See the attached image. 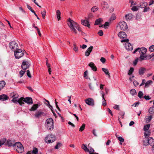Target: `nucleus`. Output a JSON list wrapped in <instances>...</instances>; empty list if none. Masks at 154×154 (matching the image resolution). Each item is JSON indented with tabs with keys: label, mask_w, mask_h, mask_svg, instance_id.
Segmentation results:
<instances>
[{
	"label": "nucleus",
	"mask_w": 154,
	"mask_h": 154,
	"mask_svg": "<svg viewBox=\"0 0 154 154\" xmlns=\"http://www.w3.org/2000/svg\"><path fill=\"white\" fill-rule=\"evenodd\" d=\"M61 144V143H58L57 144V145L55 146V148L57 149H58V148L60 146Z\"/></svg>",
	"instance_id": "58"
},
{
	"label": "nucleus",
	"mask_w": 154,
	"mask_h": 154,
	"mask_svg": "<svg viewBox=\"0 0 154 154\" xmlns=\"http://www.w3.org/2000/svg\"><path fill=\"white\" fill-rule=\"evenodd\" d=\"M152 118V116L151 115L148 116L147 118L146 119V121L149 122H150Z\"/></svg>",
	"instance_id": "54"
},
{
	"label": "nucleus",
	"mask_w": 154,
	"mask_h": 154,
	"mask_svg": "<svg viewBox=\"0 0 154 154\" xmlns=\"http://www.w3.org/2000/svg\"><path fill=\"white\" fill-rule=\"evenodd\" d=\"M148 112L151 114H154V106L150 107L148 110Z\"/></svg>",
	"instance_id": "32"
},
{
	"label": "nucleus",
	"mask_w": 154,
	"mask_h": 154,
	"mask_svg": "<svg viewBox=\"0 0 154 154\" xmlns=\"http://www.w3.org/2000/svg\"><path fill=\"white\" fill-rule=\"evenodd\" d=\"M25 72H26V71L25 70H23H23L20 71L19 72V74H20V77L21 78L22 77Z\"/></svg>",
	"instance_id": "48"
},
{
	"label": "nucleus",
	"mask_w": 154,
	"mask_h": 154,
	"mask_svg": "<svg viewBox=\"0 0 154 154\" xmlns=\"http://www.w3.org/2000/svg\"><path fill=\"white\" fill-rule=\"evenodd\" d=\"M147 141L148 142V144L152 146V144L154 143V139L152 137H149L148 138Z\"/></svg>",
	"instance_id": "23"
},
{
	"label": "nucleus",
	"mask_w": 154,
	"mask_h": 154,
	"mask_svg": "<svg viewBox=\"0 0 154 154\" xmlns=\"http://www.w3.org/2000/svg\"><path fill=\"white\" fill-rule=\"evenodd\" d=\"M67 24L72 32H74L75 34H77V32L76 29L79 32H81V29L79 25L76 22L70 19H69L67 21Z\"/></svg>",
	"instance_id": "1"
},
{
	"label": "nucleus",
	"mask_w": 154,
	"mask_h": 154,
	"mask_svg": "<svg viewBox=\"0 0 154 154\" xmlns=\"http://www.w3.org/2000/svg\"><path fill=\"white\" fill-rule=\"evenodd\" d=\"M56 139L55 136L52 134H49L47 135L45 139V141L47 143H52L54 142Z\"/></svg>",
	"instance_id": "4"
},
{
	"label": "nucleus",
	"mask_w": 154,
	"mask_h": 154,
	"mask_svg": "<svg viewBox=\"0 0 154 154\" xmlns=\"http://www.w3.org/2000/svg\"><path fill=\"white\" fill-rule=\"evenodd\" d=\"M143 144L145 146H147L148 145V142L147 140H143Z\"/></svg>",
	"instance_id": "60"
},
{
	"label": "nucleus",
	"mask_w": 154,
	"mask_h": 154,
	"mask_svg": "<svg viewBox=\"0 0 154 154\" xmlns=\"http://www.w3.org/2000/svg\"><path fill=\"white\" fill-rule=\"evenodd\" d=\"M81 148L86 152H88L89 151V149L88 148L86 145L85 144H82V146Z\"/></svg>",
	"instance_id": "34"
},
{
	"label": "nucleus",
	"mask_w": 154,
	"mask_h": 154,
	"mask_svg": "<svg viewBox=\"0 0 154 154\" xmlns=\"http://www.w3.org/2000/svg\"><path fill=\"white\" fill-rule=\"evenodd\" d=\"M138 8L137 7H136L135 6H133L132 8H131V10L133 11H136L138 10Z\"/></svg>",
	"instance_id": "52"
},
{
	"label": "nucleus",
	"mask_w": 154,
	"mask_h": 154,
	"mask_svg": "<svg viewBox=\"0 0 154 154\" xmlns=\"http://www.w3.org/2000/svg\"><path fill=\"white\" fill-rule=\"evenodd\" d=\"M61 12L59 10H58L56 11L57 17L58 20H60L61 17L60 16Z\"/></svg>",
	"instance_id": "31"
},
{
	"label": "nucleus",
	"mask_w": 154,
	"mask_h": 154,
	"mask_svg": "<svg viewBox=\"0 0 154 154\" xmlns=\"http://www.w3.org/2000/svg\"><path fill=\"white\" fill-rule=\"evenodd\" d=\"M41 14L42 15V17L43 18V19H44L45 18V17L46 14V12L45 10L44 9L43 11H41Z\"/></svg>",
	"instance_id": "42"
},
{
	"label": "nucleus",
	"mask_w": 154,
	"mask_h": 154,
	"mask_svg": "<svg viewBox=\"0 0 154 154\" xmlns=\"http://www.w3.org/2000/svg\"><path fill=\"white\" fill-rule=\"evenodd\" d=\"M38 150L36 148H34L32 151V153L34 154H37L38 153Z\"/></svg>",
	"instance_id": "43"
},
{
	"label": "nucleus",
	"mask_w": 154,
	"mask_h": 154,
	"mask_svg": "<svg viewBox=\"0 0 154 154\" xmlns=\"http://www.w3.org/2000/svg\"><path fill=\"white\" fill-rule=\"evenodd\" d=\"M130 93L133 96L137 94L136 90L135 89H132L130 91Z\"/></svg>",
	"instance_id": "38"
},
{
	"label": "nucleus",
	"mask_w": 154,
	"mask_h": 154,
	"mask_svg": "<svg viewBox=\"0 0 154 154\" xmlns=\"http://www.w3.org/2000/svg\"><path fill=\"white\" fill-rule=\"evenodd\" d=\"M116 19V17L115 14H112L110 18H109V21L110 23L112 21L115 20Z\"/></svg>",
	"instance_id": "36"
},
{
	"label": "nucleus",
	"mask_w": 154,
	"mask_h": 154,
	"mask_svg": "<svg viewBox=\"0 0 154 154\" xmlns=\"http://www.w3.org/2000/svg\"><path fill=\"white\" fill-rule=\"evenodd\" d=\"M14 144V142L12 141L8 140L5 144V145L8 146L9 147L13 146V147Z\"/></svg>",
	"instance_id": "18"
},
{
	"label": "nucleus",
	"mask_w": 154,
	"mask_h": 154,
	"mask_svg": "<svg viewBox=\"0 0 154 154\" xmlns=\"http://www.w3.org/2000/svg\"><path fill=\"white\" fill-rule=\"evenodd\" d=\"M46 126L48 129L51 131L54 128V123L46 124Z\"/></svg>",
	"instance_id": "20"
},
{
	"label": "nucleus",
	"mask_w": 154,
	"mask_h": 154,
	"mask_svg": "<svg viewBox=\"0 0 154 154\" xmlns=\"http://www.w3.org/2000/svg\"><path fill=\"white\" fill-rule=\"evenodd\" d=\"M129 41V39H126L122 40L121 42L123 43L124 42H128ZM125 47L127 50L129 51H131L133 49L132 45L129 43H127L125 44Z\"/></svg>",
	"instance_id": "6"
},
{
	"label": "nucleus",
	"mask_w": 154,
	"mask_h": 154,
	"mask_svg": "<svg viewBox=\"0 0 154 154\" xmlns=\"http://www.w3.org/2000/svg\"><path fill=\"white\" fill-rule=\"evenodd\" d=\"M6 141V139H3L2 140L0 141V146L4 144Z\"/></svg>",
	"instance_id": "50"
},
{
	"label": "nucleus",
	"mask_w": 154,
	"mask_h": 154,
	"mask_svg": "<svg viewBox=\"0 0 154 154\" xmlns=\"http://www.w3.org/2000/svg\"><path fill=\"white\" fill-rule=\"evenodd\" d=\"M98 34L100 36H102L103 35V32L102 30H100L98 32Z\"/></svg>",
	"instance_id": "64"
},
{
	"label": "nucleus",
	"mask_w": 154,
	"mask_h": 154,
	"mask_svg": "<svg viewBox=\"0 0 154 154\" xmlns=\"http://www.w3.org/2000/svg\"><path fill=\"white\" fill-rule=\"evenodd\" d=\"M94 149L93 148H91L90 150H89V151L88 152H89L90 154H92V153L94 152Z\"/></svg>",
	"instance_id": "59"
},
{
	"label": "nucleus",
	"mask_w": 154,
	"mask_h": 154,
	"mask_svg": "<svg viewBox=\"0 0 154 154\" xmlns=\"http://www.w3.org/2000/svg\"><path fill=\"white\" fill-rule=\"evenodd\" d=\"M149 51L151 52L154 51V45L151 46L149 48Z\"/></svg>",
	"instance_id": "51"
},
{
	"label": "nucleus",
	"mask_w": 154,
	"mask_h": 154,
	"mask_svg": "<svg viewBox=\"0 0 154 154\" xmlns=\"http://www.w3.org/2000/svg\"><path fill=\"white\" fill-rule=\"evenodd\" d=\"M147 51V49L145 48H140L139 51V53L140 54H145Z\"/></svg>",
	"instance_id": "21"
},
{
	"label": "nucleus",
	"mask_w": 154,
	"mask_h": 154,
	"mask_svg": "<svg viewBox=\"0 0 154 154\" xmlns=\"http://www.w3.org/2000/svg\"><path fill=\"white\" fill-rule=\"evenodd\" d=\"M146 70V69L143 67H141L139 69V73L140 75H142L143 74Z\"/></svg>",
	"instance_id": "26"
},
{
	"label": "nucleus",
	"mask_w": 154,
	"mask_h": 154,
	"mask_svg": "<svg viewBox=\"0 0 154 154\" xmlns=\"http://www.w3.org/2000/svg\"><path fill=\"white\" fill-rule=\"evenodd\" d=\"M81 24L85 26H87L88 28L90 27V25L88 20H81Z\"/></svg>",
	"instance_id": "15"
},
{
	"label": "nucleus",
	"mask_w": 154,
	"mask_h": 154,
	"mask_svg": "<svg viewBox=\"0 0 154 154\" xmlns=\"http://www.w3.org/2000/svg\"><path fill=\"white\" fill-rule=\"evenodd\" d=\"M140 6L138 7V8L140 7L141 8H144L146 7L147 5V3L146 2H143L140 3Z\"/></svg>",
	"instance_id": "24"
},
{
	"label": "nucleus",
	"mask_w": 154,
	"mask_h": 154,
	"mask_svg": "<svg viewBox=\"0 0 154 154\" xmlns=\"http://www.w3.org/2000/svg\"><path fill=\"white\" fill-rule=\"evenodd\" d=\"M27 8L33 13H34L35 12L32 9L31 7L29 6L28 4H27Z\"/></svg>",
	"instance_id": "46"
},
{
	"label": "nucleus",
	"mask_w": 154,
	"mask_h": 154,
	"mask_svg": "<svg viewBox=\"0 0 154 154\" xmlns=\"http://www.w3.org/2000/svg\"><path fill=\"white\" fill-rule=\"evenodd\" d=\"M9 47L10 48L13 50H16L18 48L17 44L14 41H12L9 43Z\"/></svg>",
	"instance_id": "10"
},
{
	"label": "nucleus",
	"mask_w": 154,
	"mask_h": 154,
	"mask_svg": "<svg viewBox=\"0 0 154 154\" xmlns=\"http://www.w3.org/2000/svg\"><path fill=\"white\" fill-rule=\"evenodd\" d=\"M152 83V81L151 80H149L147 81L145 83V87L146 88L149 87Z\"/></svg>",
	"instance_id": "33"
},
{
	"label": "nucleus",
	"mask_w": 154,
	"mask_h": 154,
	"mask_svg": "<svg viewBox=\"0 0 154 154\" xmlns=\"http://www.w3.org/2000/svg\"><path fill=\"white\" fill-rule=\"evenodd\" d=\"M85 124H82V126L79 128V131H83L85 129Z\"/></svg>",
	"instance_id": "41"
},
{
	"label": "nucleus",
	"mask_w": 154,
	"mask_h": 154,
	"mask_svg": "<svg viewBox=\"0 0 154 154\" xmlns=\"http://www.w3.org/2000/svg\"><path fill=\"white\" fill-rule=\"evenodd\" d=\"M109 23L110 22H105L103 25H102L101 27H103V26H104V28L105 29H106V27L109 26Z\"/></svg>",
	"instance_id": "49"
},
{
	"label": "nucleus",
	"mask_w": 154,
	"mask_h": 154,
	"mask_svg": "<svg viewBox=\"0 0 154 154\" xmlns=\"http://www.w3.org/2000/svg\"><path fill=\"white\" fill-rule=\"evenodd\" d=\"M119 25L120 28L121 30H125L128 29V26L126 23L124 21L120 22Z\"/></svg>",
	"instance_id": "9"
},
{
	"label": "nucleus",
	"mask_w": 154,
	"mask_h": 154,
	"mask_svg": "<svg viewBox=\"0 0 154 154\" xmlns=\"http://www.w3.org/2000/svg\"><path fill=\"white\" fill-rule=\"evenodd\" d=\"M13 148L14 149L19 153L22 152L24 150V147L22 144L19 142L15 143L14 145Z\"/></svg>",
	"instance_id": "3"
},
{
	"label": "nucleus",
	"mask_w": 154,
	"mask_h": 154,
	"mask_svg": "<svg viewBox=\"0 0 154 154\" xmlns=\"http://www.w3.org/2000/svg\"><path fill=\"white\" fill-rule=\"evenodd\" d=\"M10 96L11 97L13 98L11 100L14 103H17L18 102V100L17 99L19 97L18 94L15 92H13L10 93Z\"/></svg>",
	"instance_id": "7"
},
{
	"label": "nucleus",
	"mask_w": 154,
	"mask_h": 154,
	"mask_svg": "<svg viewBox=\"0 0 154 154\" xmlns=\"http://www.w3.org/2000/svg\"><path fill=\"white\" fill-rule=\"evenodd\" d=\"M16 51H14V55L16 58L19 59L22 57L24 54V51L21 49H17Z\"/></svg>",
	"instance_id": "5"
},
{
	"label": "nucleus",
	"mask_w": 154,
	"mask_h": 154,
	"mask_svg": "<svg viewBox=\"0 0 154 154\" xmlns=\"http://www.w3.org/2000/svg\"><path fill=\"white\" fill-rule=\"evenodd\" d=\"M93 48V47L92 46L89 47L85 52V55L86 57L88 56L92 51Z\"/></svg>",
	"instance_id": "14"
},
{
	"label": "nucleus",
	"mask_w": 154,
	"mask_h": 154,
	"mask_svg": "<svg viewBox=\"0 0 154 154\" xmlns=\"http://www.w3.org/2000/svg\"><path fill=\"white\" fill-rule=\"evenodd\" d=\"M143 92L141 91H139L138 94V96L140 98H141L143 97Z\"/></svg>",
	"instance_id": "45"
},
{
	"label": "nucleus",
	"mask_w": 154,
	"mask_h": 154,
	"mask_svg": "<svg viewBox=\"0 0 154 154\" xmlns=\"http://www.w3.org/2000/svg\"><path fill=\"white\" fill-rule=\"evenodd\" d=\"M40 105H38L37 104H35L33 105L31 107L30 110L31 111H35L38 108Z\"/></svg>",
	"instance_id": "16"
},
{
	"label": "nucleus",
	"mask_w": 154,
	"mask_h": 154,
	"mask_svg": "<svg viewBox=\"0 0 154 154\" xmlns=\"http://www.w3.org/2000/svg\"><path fill=\"white\" fill-rule=\"evenodd\" d=\"M23 101L29 104H32L33 103L32 98L29 97H26L25 98L23 97H21L18 100V102L21 105H22L24 104Z\"/></svg>",
	"instance_id": "2"
},
{
	"label": "nucleus",
	"mask_w": 154,
	"mask_h": 154,
	"mask_svg": "<svg viewBox=\"0 0 154 154\" xmlns=\"http://www.w3.org/2000/svg\"><path fill=\"white\" fill-rule=\"evenodd\" d=\"M119 114L122 116V119H123L124 116L125 115V112H124L120 111L119 113Z\"/></svg>",
	"instance_id": "55"
},
{
	"label": "nucleus",
	"mask_w": 154,
	"mask_h": 154,
	"mask_svg": "<svg viewBox=\"0 0 154 154\" xmlns=\"http://www.w3.org/2000/svg\"><path fill=\"white\" fill-rule=\"evenodd\" d=\"M100 60L103 63H104L106 62V60L104 57H102L100 58Z\"/></svg>",
	"instance_id": "62"
},
{
	"label": "nucleus",
	"mask_w": 154,
	"mask_h": 154,
	"mask_svg": "<svg viewBox=\"0 0 154 154\" xmlns=\"http://www.w3.org/2000/svg\"><path fill=\"white\" fill-rule=\"evenodd\" d=\"M88 66L91 67L92 70L93 71H97V68L93 62H91L89 64Z\"/></svg>",
	"instance_id": "19"
},
{
	"label": "nucleus",
	"mask_w": 154,
	"mask_h": 154,
	"mask_svg": "<svg viewBox=\"0 0 154 154\" xmlns=\"http://www.w3.org/2000/svg\"><path fill=\"white\" fill-rule=\"evenodd\" d=\"M45 101H46V102H47L48 103V106H49V108L51 109H53V107L50 104V103H49V102L46 100V99H45Z\"/></svg>",
	"instance_id": "56"
},
{
	"label": "nucleus",
	"mask_w": 154,
	"mask_h": 154,
	"mask_svg": "<svg viewBox=\"0 0 154 154\" xmlns=\"http://www.w3.org/2000/svg\"><path fill=\"white\" fill-rule=\"evenodd\" d=\"M8 98V96L4 94L0 95V100L3 101L7 100Z\"/></svg>",
	"instance_id": "22"
},
{
	"label": "nucleus",
	"mask_w": 154,
	"mask_h": 154,
	"mask_svg": "<svg viewBox=\"0 0 154 154\" xmlns=\"http://www.w3.org/2000/svg\"><path fill=\"white\" fill-rule=\"evenodd\" d=\"M46 116V114L41 110L36 111L34 115L35 117L36 118H39L42 116Z\"/></svg>",
	"instance_id": "8"
},
{
	"label": "nucleus",
	"mask_w": 154,
	"mask_h": 154,
	"mask_svg": "<svg viewBox=\"0 0 154 154\" xmlns=\"http://www.w3.org/2000/svg\"><path fill=\"white\" fill-rule=\"evenodd\" d=\"M118 36L120 38H124L127 37V34L125 32L123 31L120 32L118 34Z\"/></svg>",
	"instance_id": "13"
},
{
	"label": "nucleus",
	"mask_w": 154,
	"mask_h": 154,
	"mask_svg": "<svg viewBox=\"0 0 154 154\" xmlns=\"http://www.w3.org/2000/svg\"><path fill=\"white\" fill-rule=\"evenodd\" d=\"M118 139L119 140V141L121 142H123L124 141V139L121 137H118Z\"/></svg>",
	"instance_id": "57"
},
{
	"label": "nucleus",
	"mask_w": 154,
	"mask_h": 154,
	"mask_svg": "<svg viewBox=\"0 0 154 154\" xmlns=\"http://www.w3.org/2000/svg\"><path fill=\"white\" fill-rule=\"evenodd\" d=\"M150 127V125L149 124H148L145 125L143 128V130L144 131H148Z\"/></svg>",
	"instance_id": "35"
},
{
	"label": "nucleus",
	"mask_w": 154,
	"mask_h": 154,
	"mask_svg": "<svg viewBox=\"0 0 154 154\" xmlns=\"http://www.w3.org/2000/svg\"><path fill=\"white\" fill-rule=\"evenodd\" d=\"M151 134L150 130L145 131L144 133L145 137L146 138H148L150 136Z\"/></svg>",
	"instance_id": "25"
},
{
	"label": "nucleus",
	"mask_w": 154,
	"mask_h": 154,
	"mask_svg": "<svg viewBox=\"0 0 154 154\" xmlns=\"http://www.w3.org/2000/svg\"><path fill=\"white\" fill-rule=\"evenodd\" d=\"M101 5L103 10H106L109 8V5L106 2H103L101 3Z\"/></svg>",
	"instance_id": "17"
},
{
	"label": "nucleus",
	"mask_w": 154,
	"mask_h": 154,
	"mask_svg": "<svg viewBox=\"0 0 154 154\" xmlns=\"http://www.w3.org/2000/svg\"><path fill=\"white\" fill-rule=\"evenodd\" d=\"M30 65V64L28 62L25 61H24L22 63L21 67L23 69L25 70L29 68Z\"/></svg>",
	"instance_id": "12"
},
{
	"label": "nucleus",
	"mask_w": 154,
	"mask_h": 154,
	"mask_svg": "<svg viewBox=\"0 0 154 154\" xmlns=\"http://www.w3.org/2000/svg\"><path fill=\"white\" fill-rule=\"evenodd\" d=\"M47 124L52 123H53V120L52 118L48 119L46 120Z\"/></svg>",
	"instance_id": "40"
},
{
	"label": "nucleus",
	"mask_w": 154,
	"mask_h": 154,
	"mask_svg": "<svg viewBox=\"0 0 154 154\" xmlns=\"http://www.w3.org/2000/svg\"><path fill=\"white\" fill-rule=\"evenodd\" d=\"M125 17L126 20H129L132 18L131 14H129L126 15Z\"/></svg>",
	"instance_id": "37"
},
{
	"label": "nucleus",
	"mask_w": 154,
	"mask_h": 154,
	"mask_svg": "<svg viewBox=\"0 0 154 154\" xmlns=\"http://www.w3.org/2000/svg\"><path fill=\"white\" fill-rule=\"evenodd\" d=\"M143 97L146 100H149L151 99V98L148 95H145Z\"/></svg>",
	"instance_id": "63"
},
{
	"label": "nucleus",
	"mask_w": 154,
	"mask_h": 154,
	"mask_svg": "<svg viewBox=\"0 0 154 154\" xmlns=\"http://www.w3.org/2000/svg\"><path fill=\"white\" fill-rule=\"evenodd\" d=\"M85 101L87 104L89 106H93L94 105V100L92 98H89L86 99Z\"/></svg>",
	"instance_id": "11"
},
{
	"label": "nucleus",
	"mask_w": 154,
	"mask_h": 154,
	"mask_svg": "<svg viewBox=\"0 0 154 154\" xmlns=\"http://www.w3.org/2000/svg\"><path fill=\"white\" fill-rule=\"evenodd\" d=\"M139 60L140 61H142L144 60H146V54H140V55L139 59Z\"/></svg>",
	"instance_id": "30"
},
{
	"label": "nucleus",
	"mask_w": 154,
	"mask_h": 154,
	"mask_svg": "<svg viewBox=\"0 0 154 154\" xmlns=\"http://www.w3.org/2000/svg\"><path fill=\"white\" fill-rule=\"evenodd\" d=\"M134 68L133 67H131L129 70V72L128 73L129 75H131L132 73L134 72Z\"/></svg>",
	"instance_id": "47"
},
{
	"label": "nucleus",
	"mask_w": 154,
	"mask_h": 154,
	"mask_svg": "<svg viewBox=\"0 0 154 154\" xmlns=\"http://www.w3.org/2000/svg\"><path fill=\"white\" fill-rule=\"evenodd\" d=\"M27 72V76L31 78V75L30 71L29 70H28L26 71Z\"/></svg>",
	"instance_id": "61"
},
{
	"label": "nucleus",
	"mask_w": 154,
	"mask_h": 154,
	"mask_svg": "<svg viewBox=\"0 0 154 154\" xmlns=\"http://www.w3.org/2000/svg\"><path fill=\"white\" fill-rule=\"evenodd\" d=\"M98 7L96 6H94L91 8V10L93 12H95L97 11L98 9Z\"/></svg>",
	"instance_id": "44"
},
{
	"label": "nucleus",
	"mask_w": 154,
	"mask_h": 154,
	"mask_svg": "<svg viewBox=\"0 0 154 154\" xmlns=\"http://www.w3.org/2000/svg\"><path fill=\"white\" fill-rule=\"evenodd\" d=\"M6 83L4 81L0 82V91L5 87Z\"/></svg>",
	"instance_id": "28"
},
{
	"label": "nucleus",
	"mask_w": 154,
	"mask_h": 154,
	"mask_svg": "<svg viewBox=\"0 0 154 154\" xmlns=\"http://www.w3.org/2000/svg\"><path fill=\"white\" fill-rule=\"evenodd\" d=\"M101 69L105 73L106 75L108 76L109 78L110 77V73L107 69L103 68Z\"/></svg>",
	"instance_id": "27"
},
{
	"label": "nucleus",
	"mask_w": 154,
	"mask_h": 154,
	"mask_svg": "<svg viewBox=\"0 0 154 154\" xmlns=\"http://www.w3.org/2000/svg\"><path fill=\"white\" fill-rule=\"evenodd\" d=\"M73 46H74V48H73V50L76 52H77L78 51V48L77 46V45L75 43H74Z\"/></svg>",
	"instance_id": "39"
},
{
	"label": "nucleus",
	"mask_w": 154,
	"mask_h": 154,
	"mask_svg": "<svg viewBox=\"0 0 154 154\" xmlns=\"http://www.w3.org/2000/svg\"><path fill=\"white\" fill-rule=\"evenodd\" d=\"M103 20L101 18H99L97 19L95 21L94 25H96L100 24V23L102 22Z\"/></svg>",
	"instance_id": "29"
},
{
	"label": "nucleus",
	"mask_w": 154,
	"mask_h": 154,
	"mask_svg": "<svg viewBox=\"0 0 154 154\" xmlns=\"http://www.w3.org/2000/svg\"><path fill=\"white\" fill-rule=\"evenodd\" d=\"M88 74V71L87 70L85 71L84 72V77L86 79H87L88 78V76H87Z\"/></svg>",
	"instance_id": "53"
}]
</instances>
